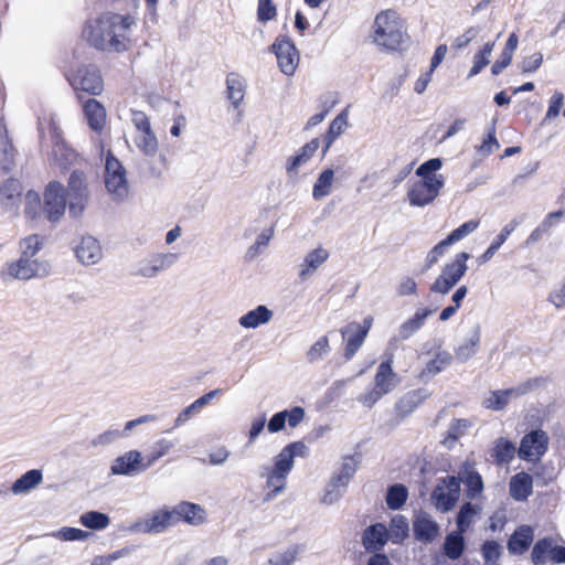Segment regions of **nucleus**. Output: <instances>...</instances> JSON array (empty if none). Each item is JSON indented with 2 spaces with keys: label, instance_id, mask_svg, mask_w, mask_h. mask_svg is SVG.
<instances>
[{
  "label": "nucleus",
  "instance_id": "obj_1",
  "mask_svg": "<svg viewBox=\"0 0 565 565\" xmlns=\"http://www.w3.org/2000/svg\"><path fill=\"white\" fill-rule=\"evenodd\" d=\"M135 24L130 14L105 13L84 28L83 36L98 50L124 52L130 45Z\"/></svg>",
  "mask_w": 565,
  "mask_h": 565
},
{
  "label": "nucleus",
  "instance_id": "obj_2",
  "mask_svg": "<svg viewBox=\"0 0 565 565\" xmlns=\"http://www.w3.org/2000/svg\"><path fill=\"white\" fill-rule=\"evenodd\" d=\"M373 42L387 51L397 50L404 41L405 25L399 14L392 9L379 12L373 22Z\"/></svg>",
  "mask_w": 565,
  "mask_h": 565
},
{
  "label": "nucleus",
  "instance_id": "obj_3",
  "mask_svg": "<svg viewBox=\"0 0 565 565\" xmlns=\"http://www.w3.org/2000/svg\"><path fill=\"white\" fill-rule=\"evenodd\" d=\"M358 465L359 461L352 456L343 458L339 471L333 473L324 488L320 499L322 504L332 505L347 493L348 486L356 472Z\"/></svg>",
  "mask_w": 565,
  "mask_h": 565
},
{
  "label": "nucleus",
  "instance_id": "obj_4",
  "mask_svg": "<svg viewBox=\"0 0 565 565\" xmlns=\"http://www.w3.org/2000/svg\"><path fill=\"white\" fill-rule=\"evenodd\" d=\"M51 274V265L45 259H31L20 255L15 260L9 262L2 268L0 276L3 280H31L43 278Z\"/></svg>",
  "mask_w": 565,
  "mask_h": 565
},
{
  "label": "nucleus",
  "instance_id": "obj_5",
  "mask_svg": "<svg viewBox=\"0 0 565 565\" xmlns=\"http://www.w3.org/2000/svg\"><path fill=\"white\" fill-rule=\"evenodd\" d=\"M469 258L470 255L468 253H458L451 263L443 267L440 275L430 286V291L441 295L448 294L465 276L468 269L467 260Z\"/></svg>",
  "mask_w": 565,
  "mask_h": 565
},
{
  "label": "nucleus",
  "instance_id": "obj_6",
  "mask_svg": "<svg viewBox=\"0 0 565 565\" xmlns=\"http://www.w3.org/2000/svg\"><path fill=\"white\" fill-rule=\"evenodd\" d=\"M105 185L116 201H124L128 195V180L126 169L111 153L105 162Z\"/></svg>",
  "mask_w": 565,
  "mask_h": 565
},
{
  "label": "nucleus",
  "instance_id": "obj_7",
  "mask_svg": "<svg viewBox=\"0 0 565 565\" xmlns=\"http://www.w3.org/2000/svg\"><path fill=\"white\" fill-rule=\"evenodd\" d=\"M445 180L437 178L422 179L408 183L407 199L412 206L424 207L430 204L440 193Z\"/></svg>",
  "mask_w": 565,
  "mask_h": 565
},
{
  "label": "nucleus",
  "instance_id": "obj_8",
  "mask_svg": "<svg viewBox=\"0 0 565 565\" xmlns=\"http://www.w3.org/2000/svg\"><path fill=\"white\" fill-rule=\"evenodd\" d=\"M66 195L70 215L73 217L81 216L89 200V191L84 172L78 170L72 172L67 183Z\"/></svg>",
  "mask_w": 565,
  "mask_h": 565
},
{
  "label": "nucleus",
  "instance_id": "obj_9",
  "mask_svg": "<svg viewBox=\"0 0 565 565\" xmlns=\"http://www.w3.org/2000/svg\"><path fill=\"white\" fill-rule=\"evenodd\" d=\"M459 495L460 480L457 477L449 476L438 480L431 493V501L438 511L445 513L455 507Z\"/></svg>",
  "mask_w": 565,
  "mask_h": 565
},
{
  "label": "nucleus",
  "instance_id": "obj_10",
  "mask_svg": "<svg viewBox=\"0 0 565 565\" xmlns=\"http://www.w3.org/2000/svg\"><path fill=\"white\" fill-rule=\"evenodd\" d=\"M541 379H530L515 387L492 391L483 399L482 405L491 411L503 409L512 398H518L536 388L540 385Z\"/></svg>",
  "mask_w": 565,
  "mask_h": 565
},
{
  "label": "nucleus",
  "instance_id": "obj_11",
  "mask_svg": "<svg viewBox=\"0 0 565 565\" xmlns=\"http://www.w3.org/2000/svg\"><path fill=\"white\" fill-rule=\"evenodd\" d=\"M172 525H175L172 510L164 507L134 522L129 531L138 534H160Z\"/></svg>",
  "mask_w": 565,
  "mask_h": 565
},
{
  "label": "nucleus",
  "instance_id": "obj_12",
  "mask_svg": "<svg viewBox=\"0 0 565 565\" xmlns=\"http://www.w3.org/2000/svg\"><path fill=\"white\" fill-rule=\"evenodd\" d=\"M271 51L277 57L280 71L285 75H292L299 63V53L294 42L287 35H279L271 44Z\"/></svg>",
  "mask_w": 565,
  "mask_h": 565
},
{
  "label": "nucleus",
  "instance_id": "obj_13",
  "mask_svg": "<svg viewBox=\"0 0 565 565\" xmlns=\"http://www.w3.org/2000/svg\"><path fill=\"white\" fill-rule=\"evenodd\" d=\"M533 565H546L547 562L554 564H565V547L555 544L552 537L537 540L531 552Z\"/></svg>",
  "mask_w": 565,
  "mask_h": 565
},
{
  "label": "nucleus",
  "instance_id": "obj_14",
  "mask_svg": "<svg viewBox=\"0 0 565 565\" xmlns=\"http://www.w3.org/2000/svg\"><path fill=\"white\" fill-rule=\"evenodd\" d=\"M66 209V198L63 185L57 181H52L44 192L45 213L50 222H57L64 215Z\"/></svg>",
  "mask_w": 565,
  "mask_h": 565
},
{
  "label": "nucleus",
  "instance_id": "obj_15",
  "mask_svg": "<svg viewBox=\"0 0 565 565\" xmlns=\"http://www.w3.org/2000/svg\"><path fill=\"white\" fill-rule=\"evenodd\" d=\"M547 447V434L542 429H536L523 436L518 452L523 460L536 461L546 452Z\"/></svg>",
  "mask_w": 565,
  "mask_h": 565
},
{
  "label": "nucleus",
  "instance_id": "obj_16",
  "mask_svg": "<svg viewBox=\"0 0 565 565\" xmlns=\"http://www.w3.org/2000/svg\"><path fill=\"white\" fill-rule=\"evenodd\" d=\"M70 83L76 90H83L90 95H99L104 83L99 71L93 65L82 66L70 78Z\"/></svg>",
  "mask_w": 565,
  "mask_h": 565
},
{
  "label": "nucleus",
  "instance_id": "obj_17",
  "mask_svg": "<svg viewBox=\"0 0 565 565\" xmlns=\"http://www.w3.org/2000/svg\"><path fill=\"white\" fill-rule=\"evenodd\" d=\"M143 465L141 452L129 450L114 460L110 466V472L116 476H135L140 471L147 470L143 468Z\"/></svg>",
  "mask_w": 565,
  "mask_h": 565
},
{
  "label": "nucleus",
  "instance_id": "obj_18",
  "mask_svg": "<svg viewBox=\"0 0 565 565\" xmlns=\"http://www.w3.org/2000/svg\"><path fill=\"white\" fill-rule=\"evenodd\" d=\"M413 532L417 541L430 543L439 536V525L429 513L420 511L413 520Z\"/></svg>",
  "mask_w": 565,
  "mask_h": 565
},
{
  "label": "nucleus",
  "instance_id": "obj_19",
  "mask_svg": "<svg viewBox=\"0 0 565 565\" xmlns=\"http://www.w3.org/2000/svg\"><path fill=\"white\" fill-rule=\"evenodd\" d=\"M340 332L342 338L347 341L344 349V359L347 361H350L362 347L367 335V330H361L360 323L351 322L343 327L340 330Z\"/></svg>",
  "mask_w": 565,
  "mask_h": 565
},
{
  "label": "nucleus",
  "instance_id": "obj_20",
  "mask_svg": "<svg viewBox=\"0 0 565 565\" xmlns=\"http://www.w3.org/2000/svg\"><path fill=\"white\" fill-rule=\"evenodd\" d=\"M75 254L84 265H95L103 257L102 246L93 236L82 237L79 244L75 247Z\"/></svg>",
  "mask_w": 565,
  "mask_h": 565
},
{
  "label": "nucleus",
  "instance_id": "obj_21",
  "mask_svg": "<svg viewBox=\"0 0 565 565\" xmlns=\"http://www.w3.org/2000/svg\"><path fill=\"white\" fill-rule=\"evenodd\" d=\"M171 510L175 524L180 521H184L191 525H199L203 523L205 519L204 509L195 503L183 501L173 507Z\"/></svg>",
  "mask_w": 565,
  "mask_h": 565
},
{
  "label": "nucleus",
  "instance_id": "obj_22",
  "mask_svg": "<svg viewBox=\"0 0 565 565\" xmlns=\"http://www.w3.org/2000/svg\"><path fill=\"white\" fill-rule=\"evenodd\" d=\"M392 364L393 358L391 355L386 361H383L379 365L377 372L374 377V387H376L377 391L380 393H383L384 395L392 392L399 382L397 374L392 369Z\"/></svg>",
  "mask_w": 565,
  "mask_h": 565
},
{
  "label": "nucleus",
  "instance_id": "obj_23",
  "mask_svg": "<svg viewBox=\"0 0 565 565\" xmlns=\"http://www.w3.org/2000/svg\"><path fill=\"white\" fill-rule=\"evenodd\" d=\"M388 540V531L382 523L366 527L362 535V544L367 552H379Z\"/></svg>",
  "mask_w": 565,
  "mask_h": 565
},
{
  "label": "nucleus",
  "instance_id": "obj_24",
  "mask_svg": "<svg viewBox=\"0 0 565 565\" xmlns=\"http://www.w3.org/2000/svg\"><path fill=\"white\" fill-rule=\"evenodd\" d=\"M22 185L17 179H8L0 186V202L6 211H17L20 206Z\"/></svg>",
  "mask_w": 565,
  "mask_h": 565
},
{
  "label": "nucleus",
  "instance_id": "obj_25",
  "mask_svg": "<svg viewBox=\"0 0 565 565\" xmlns=\"http://www.w3.org/2000/svg\"><path fill=\"white\" fill-rule=\"evenodd\" d=\"M434 313V310L425 308L417 310L413 317L404 321L399 328L396 341H405L413 337L426 322V319Z\"/></svg>",
  "mask_w": 565,
  "mask_h": 565
},
{
  "label": "nucleus",
  "instance_id": "obj_26",
  "mask_svg": "<svg viewBox=\"0 0 565 565\" xmlns=\"http://www.w3.org/2000/svg\"><path fill=\"white\" fill-rule=\"evenodd\" d=\"M328 258L329 252L323 247H317L306 254L299 269L300 280L306 281L308 278H310L316 273V270L327 262Z\"/></svg>",
  "mask_w": 565,
  "mask_h": 565
},
{
  "label": "nucleus",
  "instance_id": "obj_27",
  "mask_svg": "<svg viewBox=\"0 0 565 565\" xmlns=\"http://www.w3.org/2000/svg\"><path fill=\"white\" fill-rule=\"evenodd\" d=\"M274 317V312L264 305L247 311L238 319V324L244 329H257L263 324H267Z\"/></svg>",
  "mask_w": 565,
  "mask_h": 565
},
{
  "label": "nucleus",
  "instance_id": "obj_28",
  "mask_svg": "<svg viewBox=\"0 0 565 565\" xmlns=\"http://www.w3.org/2000/svg\"><path fill=\"white\" fill-rule=\"evenodd\" d=\"M534 539V531L529 525L519 526L508 541V550L511 554L521 555L527 551Z\"/></svg>",
  "mask_w": 565,
  "mask_h": 565
},
{
  "label": "nucleus",
  "instance_id": "obj_29",
  "mask_svg": "<svg viewBox=\"0 0 565 565\" xmlns=\"http://www.w3.org/2000/svg\"><path fill=\"white\" fill-rule=\"evenodd\" d=\"M17 150L8 136V130L0 124V168L8 172L15 164Z\"/></svg>",
  "mask_w": 565,
  "mask_h": 565
},
{
  "label": "nucleus",
  "instance_id": "obj_30",
  "mask_svg": "<svg viewBox=\"0 0 565 565\" xmlns=\"http://www.w3.org/2000/svg\"><path fill=\"white\" fill-rule=\"evenodd\" d=\"M84 115L93 130L97 132L103 130L106 122V110L98 100L88 99L84 104Z\"/></svg>",
  "mask_w": 565,
  "mask_h": 565
},
{
  "label": "nucleus",
  "instance_id": "obj_31",
  "mask_svg": "<svg viewBox=\"0 0 565 565\" xmlns=\"http://www.w3.org/2000/svg\"><path fill=\"white\" fill-rule=\"evenodd\" d=\"M532 489L533 479L526 472H519L510 480V495L516 501L526 500Z\"/></svg>",
  "mask_w": 565,
  "mask_h": 565
},
{
  "label": "nucleus",
  "instance_id": "obj_32",
  "mask_svg": "<svg viewBox=\"0 0 565 565\" xmlns=\"http://www.w3.org/2000/svg\"><path fill=\"white\" fill-rule=\"evenodd\" d=\"M43 481V473L39 469H32L23 473L20 478H18L12 487L11 491L13 494H25L41 484Z\"/></svg>",
  "mask_w": 565,
  "mask_h": 565
},
{
  "label": "nucleus",
  "instance_id": "obj_33",
  "mask_svg": "<svg viewBox=\"0 0 565 565\" xmlns=\"http://www.w3.org/2000/svg\"><path fill=\"white\" fill-rule=\"evenodd\" d=\"M452 355L448 351H438L435 356L427 362L426 366L419 373V379L426 381L448 367L452 362Z\"/></svg>",
  "mask_w": 565,
  "mask_h": 565
},
{
  "label": "nucleus",
  "instance_id": "obj_34",
  "mask_svg": "<svg viewBox=\"0 0 565 565\" xmlns=\"http://www.w3.org/2000/svg\"><path fill=\"white\" fill-rule=\"evenodd\" d=\"M481 340L480 327L476 326L471 334L458 345L455 354L458 361L466 362L471 359L478 351Z\"/></svg>",
  "mask_w": 565,
  "mask_h": 565
},
{
  "label": "nucleus",
  "instance_id": "obj_35",
  "mask_svg": "<svg viewBox=\"0 0 565 565\" xmlns=\"http://www.w3.org/2000/svg\"><path fill=\"white\" fill-rule=\"evenodd\" d=\"M134 142L147 157H154L158 152V140L151 128L136 132Z\"/></svg>",
  "mask_w": 565,
  "mask_h": 565
},
{
  "label": "nucleus",
  "instance_id": "obj_36",
  "mask_svg": "<svg viewBox=\"0 0 565 565\" xmlns=\"http://www.w3.org/2000/svg\"><path fill=\"white\" fill-rule=\"evenodd\" d=\"M319 145L320 142L318 138H315L310 142L306 143L297 154L288 160L287 171L296 172L300 166L308 162L318 150Z\"/></svg>",
  "mask_w": 565,
  "mask_h": 565
},
{
  "label": "nucleus",
  "instance_id": "obj_37",
  "mask_svg": "<svg viewBox=\"0 0 565 565\" xmlns=\"http://www.w3.org/2000/svg\"><path fill=\"white\" fill-rule=\"evenodd\" d=\"M465 551V537L463 533L460 531H454L449 533L444 542V553L445 555L456 561L461 557Z\"/></svg>",
  "mask_w": 565,
  "mask_h": 565
},
{
  "label": "nucleus",
  "instance_id": "obj_38",
  "mask_svg": "<svg viewBox=\"0 0 565 565\" xmlns=\"http://www.w3.org/2000/svg\"><path fill=\"white\" fill-rule=\"evenodd\" d=\"M227 98L237 107L244 98L245 82L237 73H231L226 78Z\"/></svg>",
  "mask_w": 565,
  "mask_h": 565
},
{
  "label": "nucleus",
  "instance_id": "obj_39",
  "mask_svg": "<svg viewBox=\"0 0 565 565\" xmlns=\"http://www.w3.org/2000/svg\"><path fill=\"white\" fill-rule=\"evenodd\" d=\"M459 480L466 484L467 497L470 499H476L483 491L482 478L475 470L465 469L460 472Z\"/></svg>",
  "mask_w": 565,
  "mask_h": 565
},
{
  "label": "nucleus",
  "instance_id": "obj_40",
  "mask_svg": "<svg viewBox=\"0 0 565 565\" xmlns=\"http://www.w3.org/2000/svg\"><path fill=\"white\" fill-rule=\"evenodd\" d=\"M333 179L334 171L332 169H326L319 174L312 190L315 200H321L331 193Z\"/></svg>",
  "mask_w": 565,
  "mask_h": 565
},
{
  "label": "nucleus",
  "instance_id": "obj_41",
  "mask_svg": "<svg viewBox=\"0 0 565 565\" xmlns=\"http://www.w3.org/2000/svg\"><path fill=\"white\" fill-rule=\"evenodd\" d=\"M516 448L514 444L504 438H499L492 449L491 456L495 459L497 463H509L515 455Z\"/></svg>",
  "mask_w": 565,
  "mask_h": 565
},
{
  "label": "nucleus",
  "instance_id": "obj_42",
  "mask_svg": "<svg viewBox=\"0 0 565 565\" xmlns=\"http://www.w3.org/2000/svg\"><path fill=\"white\" fill-rule=\"evenodd\" d=\"M516 222H511L507 224L501 233L497 236V238L490 244V246L486 249V252L479 257V263L484 264L489 262L493 255L497 253V250L501 247V245L508 239V237L511 235V233L516 227Z\"/></svg>",
  "mask_w": 565,
  "mask_h": 565
},
{
  "label": "nucleus",
  "instance_id": "obj_43",
  "mask_svg": "<svg viewBox=\"0 0 565 565\" xmlns=\"http://www.w3.org/2000/svg\"><path fill=\"white\" fill-rule=\"evenodd\" d=\"M331 351L328 335H322L315 341L306 351V359L309 363L323 360Z\"/></svg>",
  "mask_w": 565,
  "mask_h": 565
},
{
  "label": "nucleus",
  "instance_id": "obj_44",
  "mask_svg": "<svg viewBox=\"0 0 565 565\" xmlns=\"http://www.w3.org/2000/svg\"><path fill=\"white\" fill-rule=\"evenodd\" d=\"M79 523L90 530H104L109 523L110 519L107 514L98 511H88L79 516Z\"/></svg>",
  "mask_w": 565,
  "mask_h": 565
},
{
  "label": "nucleus",
  "instance_id": "obj_45",
  "mask_svg": "<svg viewBox=\"0 0 565 565\" xmlns=\"http://www.w3.org/2000/svg\"><path fill=\"white\" fill-rule=\"evenodd\" d=\"M408 498V490L404 484L391 486L386 492V504L392 510L401 509Z\"/></svg>",
  "mask_w": 565,
  "mask_h": 565
},
{
  "label": "nucleus",
  "instance_id": "obj_46",
  "mask_svg": "<svg viewBox=\"0 0 565 565\" xmlns=\"http://www.w3.org/2000/svg\"><path fill=\"white\" fill-rule=\"evenodd\" d=\"M286 479L287 476L276 473V471L270 470L266 480L268 491L266 492L264 500L270 501L281 493L286 488Z\"/></svg>",
  "mask_w": 565,
  "mask_h": 565
},
{
  "label": "nucleus",
  "instance_id": "obj_47",
  "mask_svg": "<svg viewBox=\"0 0 565 565\" xmlns=\"http://www.w3.org/2000/svg\"><path fill=\"white\" fill-rule=\"evenodd\" d=\"M43 239L36 234L26 236L19 242L20 255L26 258L35 259V255L41 250Z\"/></svg>",
  "mask_w": 565,
  "mask_h": 565
},
{
  "label": "nucleus",
  "instance_id": "obj_48",
  "mask_svg": "<svg viewBox=\"0 0 565 565\" xmlns=\"http://www.w3.org/2000/svg\"><path fill=\"white\" fill-rule=\"evenodd\" d=\"M348 125L347 115L340 114L338 115L330 124L328 132L324 137L326 147L323 153L331 147L333 141L344 131Z\"/></svg>",
  "mask_w": 565,
  "mask_h": 565
},
{
  "label": "nucleus",
  "instance_id": "obj_49",
  "mask_svg": "<svg viewBox=\"0 0 565 565\" xmlns=\"http://www.w3.org/2000/svg\"><path fill=\"white\" fill-rule=\"evenodd\" d=\"M408 530L407 519L403 515H396L391 521L388 537L394 543H399L408 536Z\"/></svg>",
  "mask_w": 565,
  "mask_h": 565
},
{
  "label": "nucleus",
  "instance_id": "obj_50",
  "mask_svg": "<svg viewBox=\"0 0 565 565\" xmlns=\"http://www.w3.org/2000/svg\"><path fill=\"white\" fill-rule=\"evenodd\" d=\"M173 447V443L169 439H160L154 443L152 450L149 455L146 457V461L143 465V468L148 469L151 466H153L161 457L167 455L171 448Z\"/></svg>",
  "mask_w": 565,
  "mask_h": 565
},
{
  "label": "nucleus",
  "instance_id": "obj_51",
  "mask_svg": "<svg viewBox=\"0 0 565 565\" xmlns=\"http://www.w3.org/2000/svg\"><path fill=\"white\" fill-rule=\"evenodd\" d=\"M443 166V161L439 158H433L425 162H423L417 169H416V175L422 179H440L445 180V177L440 173H436Z\"/></svg>",
  "mask_w": 565,
  "mask_h": 565
},
{
  "label": "nucleus",
  "instance_id": "obj_52",
  "mask_svg": "<svg viewBox=\"0 0 565 565\" xmlns=\"http://www.w3.org/2000/svg\"><path fill=\"white\" fill-rule=\"evenodd\" d=\"M43 211L41 199L39 193L35 191H28L25 194V207H24V214L26 217L31 220H35L41 215V212Z\"/></svg>",
  "mask_w": 565,
  "mask_h": 565
},
{
  "label": "nucleus",
  "instance_id": "obj_53",
  "mask_svg": "<svg viewBox=\"0 0 565 565\" xmlns=\"http://www.w3.org/2000/svg\"><path fill=\"white\" fill-rule=\"evenodd\" d=\"M274 236V227L264 230L256 238L255 243L247 249V256L255 258L262 254L268 246L270 239Z\"/></svg>",
  "mask_w": 565,
  "mask_h": 565
},
{
  "label": "nucleus",
  "instance_id": "obj_54",
  "mask_svg": "<svg viewBox=\"0 0 565 565\" xmlns=\"http://www.w3.org/2000/svg\"><path fill=\"white\" fill-rule=\"evenodd\" d=\"M479 221L477 220H470L463 224H461L459 227H457L456 230H454L447 237V242L452 245L461 239H463L465 237H467L468 235H470L471 233H473L478 227H479Z\"/></svg>",
  "mask_w": 565,
  "mask_h": 565
},
{
  "label": "nucleus",
  "instance_id": "obj_55",
  "mask_svg": "<svg viewBox=\"0 0 565 565\" xmlns=\"http://www.w3.org/2000/svg\"><path fill=\"white\" fill-rule=\"evenodd\" d=\"M298 550L289 547L282 552L271 554L264 565H291L296 562Z\"/></svg>",
  "mask_w": 565,
  "mask_h": 565
},
{
  "label": "nucleus",
  "instance_id": "obj_56",
  "mask_svg": "<svg viewBox=\"0 0 565 565\" xmlns=\"http://www.w3.org/2000/svg\"><path fill=\"white\" fill-rule=\"evenodd\" d=\"M294 459L290 457V454L281 449V451L275 457V463L271 470L276 471V473L288 476L291 469L294 468Z\"/></svg>",
  "mask_w": 565,
  "mask_h": 565
},
{
  "label": "nucleus",
  "instance_id": "obj_57",
  "mask_svg": "<svg viewBox=\"0 0 565 565\" xmlns=\"http://www.w3.org/2000/svg\"><path fill=\"white\" fill-rule=\"evenodd\" d=\"M468 427V422L466 419H455L451 422L448 430L447 437L444 440V444L448 447H451L452 444L458 440L460 436L463 435L465 430Z\"/></svg>",
  "mask_w": 565,
  "mask_h": 565
},
{
  "label": "nucleus",
  "instance_id": "obj_58",
  "mask_svg": "<svg viewBox=\"0 0 565 565\" xmlns=\"http://www.w3.org/2000/svg\"><path fill=\"white\" fill-rule=\"evenodd\" d=\"M127 437V434L121 433L119 429H108L94 437L90 441L93 447L108 446L120 438Z\"/></svg>",
  "mask_w": 565,
  "mask_h": 565
},
{
  "label": "nucleus",
  "instance_id": "obj_59",
  "mask_svg": "<svg viewBox=\"0 0 565 565\" xmlns=\"http://www.w3.org/2000/svg\"><path fill=\"white\" fill-rule=\"evenodd\" d=\"M150 257L153 268L158 274L172 267L178 260V255L173 253L154 254Z\"/></svg>",
  "mask_w": 565,
  "mask_h": 565
},
{
  "label": "nucleus",
  "instance_id": "obj_60",
  "mask_svg": "<svg viewBox=\"0 0 565 565\" xmlns=\"http://www.w3.org/2000/svg\"><path fill=\"white\" fill-rule=\"evenodd\" d=\"M476 513V509L471 503H465L457 514V527L458 531L465 533L469 527L472 518Z\"/></svg>",
  "mask_w": 565,
  "mask_h": 565
},
{
  "label": "nucleus",
  "instance_id": "obj_61",
  "mask_svg": "<svg viewBox=\"0 0 565 565\" xmlns=\"http://www.w3.org/2000/svg\"><path fill=\"white\" fill-rule=\"evenodd\" d=\"M481 553L487 563L494 564L500 558L502 548L495 541H486L481 547Z\"/></svg>",
  "mask_w": 565,
  "mask_h": 565
},
{
  "label": "nucleus",
  "instance_id": "obj_62",
  "mask_svg": "<svg viewBox=\"0 0 565 565\" xmlns=\"http://www.w3.org/2000/svg\"><path fill=\"white\" fill-rule=\"evenodd\" d=\"M53 154L55 160L58 162V164L63 168H66L68 164H72L74 160L76 159V153L70 149L66 148L63 143L56 145Z\"/></svg>",
  "mask_w": 565,
  "mask_h": 565
},
{
  "label": "nucleus",
  "instance_id": "obj_63",
  "mask_svg": "<svg viewBox=\"0 0 565 565\" xmlns=\"http://www.w3.org/2000/svg\"><path fill=\"white\" fill-rule=\"evenodd\" d=\"M89 535L90 533L76 527H63L54 534V536L63 541H83Z\"/></svg>",
  "mask_w": 565,
  "mask_h": 565
},
{
  "label": "nucleus",
  "instance_id": "obj_64",
  "mask_svg": "<svg viewBox=\"0 0 565 565\" xmlns=\"http://www.w3.org/2000/svg\"><path fill=\"white\" fill-rule=\"evenodd\" d=\"M499 147L500 145L495 138V120H493L491 127L489 128L488 135L483 139L479 150L486 154H490L498 150Z\"/></svg>",
  "mask_w": 565,
  "mask_h": 565
}]
</instances>
